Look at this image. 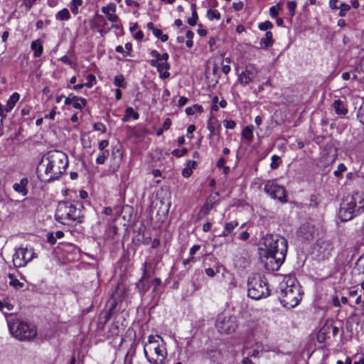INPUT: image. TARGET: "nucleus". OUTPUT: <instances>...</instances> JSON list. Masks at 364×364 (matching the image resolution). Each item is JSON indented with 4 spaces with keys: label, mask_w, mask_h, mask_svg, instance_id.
Returning a JSON list of instances; mask_svg holds the SVG:
<instances>
[{
    "label": "nucleus",
    "mask_w": 364,
    "mask_h": 364,
    "mask_svg": "<svg viewBox=\"0 0 364 364\" xmlns=\"http://www.w3.org/2000/svg\"><path fill=\"white\" fill-rule=\"evenodd\" d=\"M287 250V240L284 237L267 234L258 243V260L267 270L277 271L285 261Z\"/></svg>",
    "instance_id": "nucleus-1"
},
{
    "label": "nucleus",
    "mask_w": 364,
    "mask_h": 364,
    "mask_svg": "<svg viewBox=\"0 0 364 364\" xmlns=\"http://www.w3.org/2000/svg\"><path fill=\"white\" fill-rule=\"evenodd\" d=\"M66 154L61 151H51L38 166V176L41 181L50 182L58 178L68 166Z\"/></svg>",
    "instance_id": "nucleus-2"
},
{
    "label": "nucleus",
    "mask_w": 364,
    "mask_h": 364,
    "mask_svg": "<svg viewBox=\"0 0 364 364\" xmlns=\"http://www.w3.org/2000/svg\"><path fill=\"white\" fill-rule=\"evenodd\" d=\"M276 293L284 307L291 309L296 306L301 300L300 287L294 277H285L279 283Z\"/></svg>",
    "instance_id": "nucleus-3"
},
{
    "label": "nucleus",
    "mask_w": 364,
    "mask_h": 364,
    "mask_svg": "<svg viewBox=\"0 0 364 364\" xmlns=\"http://www.w3.org/2000/svg\"><path fill=\"white\" fill-rule=\"evenodd\" d=\"M144 353L151 364H163L166 356V343L159 335H150L144 342Z\"/></svg>",
    "instance_id": "nucleus-4"
},
{
    "label": "nucleus",
    "mask_w": 364,
    "mask_h": 364,
    "mask_svg": "<svg viewBox=\"0 0 364 364\" xmlns=\"http://www.w3.org/2000/svg\"><path fill=\"white\" fill-rule=\"evenodd\" d=\"M55 218L63 225H73L81 223L84 215L81 208H77L74 202L60 201L57 206Z\"/></svg>",
    "instance_id": "nucleus-5"
},
{
    "label": "nucleus",
    "mask_w": 364,
    "mask_h": 364,
    "mask_svg": "<svg viewBox=\"0 0 364 364\" xmlns=\"http://www.w3.org/2000/svg\"><path fill=\"white\" fill-rule=\"evenodd\" d=\"M364 210V198L361 193L348 195L341 203L339 216L342 221H348Z\"/></svg>",
    "instance_id": "nucleus-6"
},
{
    "label": "nucleus",
    "mask_w": 364,
    "mask_h": 364,
    "mask_svg": "<svg viewBox=\"0 0 364 364\" xmlns=\"http://www.w3.org/2000/svg\"><path fill=\"white\" fill-rule=\"evenodd\" d=\"M7 324L11 334L20 341H31L37 335L36 327L19 319H8Z\"/></svg>",
    "instance_id": "nucleus-7"
},
{
    "label": "nucleus",
    "mask_w": 364,
    "mask_h": 364,
    "mask_svg": "<svg viewBox=\"0 0 364 364\" xmlns=\"http://www.w3.org/2000/svg\"><path fill=\"white\" fill-rule=\"evenodd\" d=\"M270 294L266 277L262 274H255L252 277V299L259 300Z\"/></svg>",
    "instance_id": "nucleus-8"
},
{
    "label": "nucleus",
    "mask_w": 364,
    "mask_h": 364,
    "mask_svg": "<svg viewBox=\"0 0 364 364\" xmlns=\"http://www.w3.org/2000/svg\"><path fill=\"white\" fill-rule=\"evenodd\" d=\"M36 257L33 249L20 247L15 250L13 255V263L16 267H23Z\"/></svg>",
    "instance_id": "nucleus-9"
},
{
    "label": "nucleus",
    "mask_w": 364,
    "mask_h": 364,
    "mask_svg": "<svg viewBox=\"0 0 364 364\" xmlns=\"http://www.w3.org/2000/svg\"><path fill=\"white\" fill-rule=\"evenodd\" d=\"M215 326L220 333L230 334L235 331L237 326L236 317L231 315L219 316Z\"/></svg>",
    "instance_id": "nucleus-10"
},
{
    "label": "nucleus",
    "mask_w": 364,
    "mask_h": 364,
    "mask_svg": "<svg viewBox=\"0 0 364 364\" xmlns=\"http://www.w3.org/2000/svg\"><path fill=\"white\" fill-rule=\"evenodd\" d=\"M264 191L272 198L277 199L280 202H286V192L284 188L279 186L274 181H269L264 186Z\"/></svg>",
    "instance_id": "nucleus-11"
},
{
    "label": "nucleus",
    "mask_w": 364,
    "mask_h": 364,
    "mask_svg": "<svg viewBox=\"0 0 364 364\" xmlns=\"http://www.w3.org/2000/svg\"><path fill=\"white\" fill-rule=\"evenodd\" d=\"M338 327L333 325L332 321H326L317 333V340L319 343H324L332 336L338 334Z\"/></svg>",
    "instance_id": "nucleus-12"
},
{
    "label": "nucleus",
    "mask_w": 364,
    "mask_h": 364,
    "mask_svg": "<svg viewBox=\"0 0 364 364\" xmlns=\"http://www.w3.org/2000/svg\"><path fill=\"white\" fill-rule=\"evenodd\" d=\"M333 249V245L329 241L318 240L316 247L317 259L318 260L328 259L331 255Z\"/></svg>",
    "instance_id": "nucleus-13"
},
{
    "label": "nucleus",
    "mask_w": 364,
    "mask_h": 364,
    "mask_svg": "<svg viewBox=\"0 0 364 364\" xmlns=\"http://www.w3.org/2000/svg\"><path fill=\"white\" fill-rule=\"evenodd\" d=\"M28 179L23 177L19 181H16L13 184V189L21 196L25 197L28 195Z\"/></svg>",
    "instance_id": "nucleus-14"
},
{
    "label": "nucleus",
    "mask_w": 364,
    "mask_h": 364,
    "mask_svg": "<svg viewBox=\"0 0 364 364\" xmlns=\"http://www.w3.org/2000/svg\"><path fill=\"white\" fill-rule=\"evenodd\" d=\"M122 160V154L119 150H113L111 154L109 171L115 172L120 166Z\"/></svg>",
    "instance_id": "nucleus-15"
},
{
    "label": "nucleus",
    "mask_w": 364,
    "mask_h": 364,
    "mask_svg": "<svg viewBox=\"0 0 364 364\" xmlns=\"http://www.w3.org/2000/svg\"><path fill=\"white\" fill-rule=\"evenodd\" d=\"M117 6L114 3H110L102 8V12L106 15L107 20L111 22L119 21V17L115 14Z\"/></svg>",
    "instance_id": "nucleus-16"
},
{
    "label": "nucleus",
    "mask_w": 364,
    "mask_h": 364,
    "mask_svg": "<svg viewBox=\"0 0 364 364\" xmlns=\"http://www.w3.org/2000/svg\"><path fill=\"white\" fill-rule=\"evenodd\" d=\"M125 295V287L122 284H118L114 291L112 292V299L114 301L113 308L118 302H120Z\"/></svg>",
    "instance_id": "nucleus-17"
},
{
    "label": "nucleus",
    "mask_w": 364,
    "mask_h": 364,
    "mask_svg": "<svg viewBox=\"0 0 364 364\" xmlns=\"http://www.w3.org/2000/svg\"><path fill=\"white\" fill-rule=\"evenodd\" d=\"M154 273V267L151 263L144 262L143 264V276L139 280L137 287L141 288L143 285L144 282L148 279Z\"/></svg>",
    "instance_id": "nucleus-18"
},
{
    "label": "nucleus",
    "mask_w": 364,
    "mask_h": 364,
    "mask_svg": "<svg viewBox=\"0 0 364 364\" xmlns=\"http://www.w3.org/2000/svg\"><path fill=\"white\" fill-rule=\"evenodd\" d=\"M333 107L338 115H346L348 113L346 102L340 99L333 102Z\"/></svg>",
    "instance_id": "nucleus-19"
},
{
    "label": "nucleus",
    "mask_w": 364,
    "mask_h": 364,
    "mask_svg": "<svg viewBox=\"0 0 364 364\" xmlns=\"http://www.w3.org/2000/svg\"><path fill=\"white\" fill-rule=\"evenodd\" d=\"M146 27L149 30L152 31L153 34L156 38H160L162 42H166L168 40V36L166 34H164L161 30L155 28L153 23H148Z\"/></svg>",
    "instance_id": "nucleus-20"
},
{
    "label": "nucleus",
    "mask_w": 364,
    "mask_h": 364,
    "mask_svg": "<svg viewBox=\"0 0 364 364\" xmlns=\"http://www.w3.org/2000/svg\"><path fill=\"white\" fill-rule=\"evenodd\" d=\"M262 48H269L274 44L273 35L271 31H267L265 36L259 42Z\"/></svg>",
    "instance_id": "nucleus-21"
},
{
    "label": "nucleus",
    "mask_w": 364,
    "mask_h": 364,
    "mask_svg": "<svg viewBox=\"0 0 364 364\" xmlns=\"http://www.w3.org/2000/svg\"><path fill=\"white\" fill-rule=\"evenodd\" d=\"M150 65L152 67L156 68L159 73H162L164 70H168L171 68L168 60H161L159 63L156 60H150Z\"/></svg>",
    "instance_id": "nucleus-22"
},
{
    "label": "nucleus",
    "mask_w": 364,
    "mask_h": 364,
    "mask_svg": "<svg viewBox=\"0 0 364 364\" xmlns=\"http://www.w3.org/2000/svg\"><path fill=\"white\" fill-rule=\"evenodd\" d=\"M31 48L33 51V56L35 58H39L40 56H41L43 51V47L40 39L33 41L31 43Z\"/></svg>",
    "instance_id": "nucleus-23"
},
{
    "label": "nucleus",
    "mask_w": 364,
    "mask_h": 364,
    "mask_svg": "<svg viewBox=\"0 0 364 364\" xmlns=\"http://www.w3.org/2000/svg\"><path fill=\"white\" fill-rule=\"evenodd\" d=\"M131 117L136 120L139 119V114L135 112L132 107H129L125 109V114L122 117V121L124 122H128Z\"/></svg>",
    "instance_id": "nucleus-24"
},
{
    "label": "nucleus",
    "mask_w": 364,
    "mask_h": 364,
    "mask_svg": "<svg viewBox=\"0 0 364 364\" xmlns=\"http://www.w3.org/2000/svg\"><path fill=\"white\" fill-rule=\"evenodd\" d=\"M197 166V163L195 161L189 160L187 162L186 167L184 168L182 171L183 176L188 178L189 177L193 169L196 168Z\"/></svg>",
    "instance_id": "nucleus-25"
},
{
    "label": "nucleus",
    "mask_w": 364,
    "mask_h": 364,
    "mask_svg": "<svg viewBox=\"0 0 364 364\" xmlns=\"http://www.w3.org/2000/svg\"><path fill=\"white\" fill-rule=\"evenodd\" d=\"M73 107L77 109H82L87 104V100L84 98L79 97L77 96L73 97Z\"/></svg>",
    "instance_id": "nucleus-26"
},
{
    "label": "nucleus",
    "mask_w": 364,
    "mask_h": 364,
    "mask_svg": "<svg viewBox=\"0 0 364 364\" xmlns=\"http://www.w3.org/2000/svg\"><path fill=\"white\" fill-rule=\"evenodd\" d=\"M203 111V107L200 105L196 104L191 107L186 108L185 112L188 115H194L196 113H202Z\"/></svg>",
    "instance_id": "nucleus-27"
},
{
    "label": "nucleus",
    "mask_w": 364,
    "mask_h": 364,
    "mask_svg": "<svg viewBox=\"0 0 364 364\" xmlns=\"http://www.w3.org/2000/svg\"><path fill=\"white\" fill-rule=\"evenodd\" d=\"M354 269L358 274H364V253L358 259Z\"/></svg>",
    "instance_id": "nucleus-28"
},
{
    "label": "nucleus",
    "mask_w": 364,
    "mask_h": 364,
    "mask_svg": "<svg viewBox=\"0 0 364 364\" xmlns=\"http://www.w3.org/2000/svg\"><path fill=\"white\" fill-rule=\"evenodd\" d=\"M114 85L117 87L126 88L127 86L122 75H116L114 78Z\"/></svg>",
    "instance_id": "nucleus-29"
},
{
    "label": "nucleus",
    "mask_w": 364,
    "mask_h": 364,
    "mask_svg": "<svg viewBox=\"0 0 364 364\" xmlns=\"http://www.w3.org/2000/svg\"><path fill=\"white\" fill-rule=\"evenodd\" d=\"M55 17L58 20L67 21L70 18V15L68 9L65 8L59 11L57 13Z\"/></svg>",
    "instance_id": "nucleus-30"
},
{
    "label": "nucleus",
    "mask_w": 364,
    "mask_h": 364,
    "mask_svg": "<svg viewBox=\"0 0 364 364\" xmlns=\"http://www.w3.org/2000/svg\"><path fill=\"white\" fill-rule=\"evenodd\" d=\"M207 17L209 20H220L221 18L220 13L216 9H208L207 11Z\"/></svg>",
    "instance_id": "nucleus-31"
},
{
    "label": "nucleus",
    "mask_w": 364,
    "mask_h": 364,
    "mask_svg": "<svg viewBox=\"0 0 364 364\" xmlns=\"http://www.w3.org/2000/svg\"><path fill=\"white\" fill-rule=\"evenodd\" d=\"M191 8H192V16L188 19V23L190 26H193L197 23L198 14H197L196 9V5L192 4Z\"/></svg>",
    "instance_id": "nucleus-32"
},
{
    "label": "nucleus",
    "mask_w": 364,
    "mask_h": 364,
    "mask_svg": "<svg viewBox=\"0 0 364 364\" xmlns=\"http://www.w3.org/2000/svg\"><path fill=\"white\" fill-rule=\"evenodd\" d=\"M19 94L17 92L13 93L11 97H9L8 100L7 106L9 107V110L13 108L14 105L19 100ZM9 109H6V112H8Z\"/></svg>",
    "instance_id": "nucleus-33"
},
{
    "label": "nucleus",
    "mask_w": 364,
    "mask_h": 364,
    "mask_svg": "<svg viewBox=\"0 0 364 364\" xmlns=\"http://www.w3.org/2000/svg\"><path fill=\"white\" fill-rule=\"evenodd\" d=\"M82 4V0H72L70 2V10L75 15L78 14V7Z\"/></svg>",
    "instance_id": "nucleus-34"
},
{
    "label": "nucleus",
    "mask_w": 364,
    "mask_h": 364,
    "mask_svg": "<svg viewBox=\"0 0 364 364\" xmlns=\"http://www.w3.org/2000/svg\"><path fill=\"white\" fill-rule=\"evenodd\" d=\"M250 73L246 69L245 71L242 72L239 76V80L240 83L247 85L250 81Z\"/></svg>",
    "instance_id": "nucleus-35"
},
{
    "label": "nucleus",
    "mask_w": 364,
    "mask_h": 364,
    "mask_svg": "<svg viewBox=\"0 0 364 364\" xmlns=\"http://www.w3.org/2000/svg\"><path fill=\"white\" fill-rule=\"evenodd\" d=\"M272 162L270 164V167L272 169H277L280 164H282L281 158L277 155H273L271 158Z\"/></svg>",
    "instance_id": "nucleus-36"
},
{
    "label": "nucleus",
    "mask_w": 364,
    "mask_h": 364,
    "mask_svg": "<svg viewBox=\"0 0 364 364\" xmlns=\"http://www.w3.org/2000/svg\"><path fill=\"white\" fill-rule=\"evenodd\" d=\"M349 297L350 299L353 300L354 303L356 304H360L362 302L361 295L358 296V291L356 290L350 291Z\"/></svg>",
    "instance_id": "nucleus-37"
},
{
    "label": "nucleus",
    "mask_w": 364,
    "mask_h": 364,
    "mask_svg": "<svg viewBox=\"0 0 364 364\" xmlns=\"http://www.w3.org/2000/svg\"><path fill=\"white\" fill-rule=\"evenodd\" d=\"M340 9V11L338 13V15L340 16H345L346 15V13L350 10V5L342 3L341 4L340 6L338 7Z\"/></svg>",
    "instance_id": "nucleus-38"
},
{
    "label": "nucleus",
    "mask_w": 364,
    "mask_h": 364,
    "mask_svg": "<svg viewBox=\"0 0 364 364\" xmlns=\"http://www.w3.org/2000/svg\"><path fill=\"white\" fill-rule=\"evenodd\" d=\"M281 9V6L279 4H277L275 6H272L269 9V15L272 18H276L279 14V11Z\"/></svg>",
    "instance_id": "nucleus-39"
},
{
    "label": "nucleus",
    "mask_w": 364,
    "mask_h": 364,
    "mask_svg": "<svg viewBox=\"0 0 364 364\" xmlns=\"http://www.w3.org/2000/svg\"><path fill=\"white\" fill-rule=\"evenodd\" d=\"M108 155V151H100L98 156L96 159V163L99 165L103 164L105 161V159Z\"/></svg>",
    "instance_id": "nucleus-40"
},
{
    "label": "nucleus",
    "mask_w": 364,
    "mask_h": 364,
    "mask_svg": "<svg viewBox=\"0 0 364 364\" xmlns=\"http://www.w3.org/2000/svg\"><path fill=\"white\" fill-rule=\"evenodd\" d=\"M287 9L289 10L291 16L295 15V9L296 7V3L295 1H289L287 2Z\"/></svg>",
    "instance_id": "nucleus-41"
},
{
    "label": "nucleus",
    "mask_w": 364,
    "mask_h": 364,
    "mask_svg": "<svg viewBox=\"0 0 364 364\" xmlns=\"http://www.w3.org/2000/svg\"><path fill=\"white\" fill-rule=\"evenodd\" d=\"M258 28L261 31H267L273 28V24L269 21H266L264 22L260 23L258 26Z\"/></svg>",
    "instance_id": "nucleus-42"
},
{
    "label": "nucleus",
    "mask_w": 364,
    "mask_h": 364,
    "mask_svg": "<svg viewBox=\"0 0 364 364\" xmlns=\"http://www.w3.org/2000/svg\"><path fill=\"white\" fill-rule=\"evenodd\" d=\"M238 225L237 222L236 221H231L230 223H228L225 225V230L227 232V233H230L232 232V230Z\"/></svg>",
    "instance_id": "nucleus-43"
},
{
    "label": "nucleus",
    "mask_w": 364,
    "mask_h": 364,
    "mask_svg": "<svg viewBox=\"0 0 364 364\" xmlns=\"http://www.w3.org/2000/svg\"><path fill=\"white\" fill-rule=\"evenodd\" d=\"M10 286L13 287L16 289H22L24 287V283L20 282L18 279H16L15 281L9 282Z\"/></svg>",
    "instance_id": "nucleus-44"
},
{
    "label": "nucleus",
    "mask_w": 364,
    "mask_h": 364,
    "mask_svg": "<svg viewBox=\"0 0 364 364\" xmlns=\"http://www.w3.org/2000/svg\"><path fill=\"white\" fill-rule=\"evenodd\" d=\"M93 129L94 130L99 131L101 133H105L106 132L105 125L101 122L95 123L93 125Z\"/></svg>",
    "instance_id": "nucleus-45"
},
{
    "label": "nucleus",
    "mask_w": 364,
    "mask_h": 364,
    "mask_svg": "<svg viewBox=\"0 0 364 364\" xmlns=\"http://www.w3.org/2000/svg\"><path fill=\"white\" fill-rule=\"evenodd\" d=\"M220 267V266L218 265L215 271L213 268H210V267L206 268L205 269V272L208 277H213L215 275L216 272H219Z\"/></svg>",
    "instance_id": "nucleus-46"
},
{
    "label": "nucleus",
    "mask_w": 364,
    "mask_h": 364,
    "mask_svg": "<svg viewBox=\"0 0 364 364\" xmlns=\"http://www.w3.org/2000/svg\"><path fill=\"white\" fill-rule=\"evenodd\" d=\"M95 80V77L92 74H90L87 75V81L84 83L85 87L87 88H90L93 86V82Z\"/></svg>",
    "instance_id": "nucleus-47"
},
{
    "label": "nucleus",
    "mask_w": 364,
    "mask_h": 364,
    "mask_svg": "<svg viewBox=\"0 0 364 364\" xmlns=\"http://www.w3.org/2000/svg\"><path fill=\"white\" fill-rule=\"evenodd\" d=\"M358 118L360 122L364 124V102L361 105L358 112Z\"/></svg>",
    "instance_id": "nucleus-48"
},
{
    "label": "nucleus",
    "mask_w": 364,
    "mask_h": 364,
    "mask_svg": "<svg viewBox=\"0 0 364 364\" xmlns=\"http://www.w3.org/2000/svg\"><path fill=\"white\" fill-rule=\"evenodd\" d=\"M187 152V149H174L172 151V154L173 156H175L176 157H181L183 156H184Z\"/></svg>",
    "instance_id": "nucleus-49"
},
{
    "label": "nucleus",
    "mask_w": 364,
    "mask_h": 364,
    "mask_svg": "<svg viewBox=\"0 0 364 364\" xmlns=\"http://www.w3.org/2000/svg\"><path fill=\"white\" fill-rule=\"evenodd\" d=\"M207 128L210 132V136L218 135V133L216 132L213 124L211 122V119H209L207 124Z\"/></svg>",
    "instance_id": "nucleus-50"
},
{
    "label": "nucleus",
    "mask_w": 364,
    "mask_h": 364,
    "mask_svg": "<svg viewBox=\"0 0 364 364\" xmlns=\"http://www.w3.org/2000/svg\"><path fill=\"white\" fill-rule=\"evenodd\" d=\"M346 170V167L343 164H340L337 169L334 171L333 173L336 176H338L341 175V173L344 172Z\"/></svg>",
    "instance_id": "nucleus-51"
},
{
    "label": "nucleus",
    "mask_w": 364,
    "mask_h": 364,
    "mask_svg": "<svg viewBox=\"0 0 364 364\" xmlns=\"http://www.w3.org/2000/svg\"><path fill=\"white\" fill-rule=\"evenodd\" d=\"M223 123L225 127L228 129H233L236 126V123L232 120H225Z\"/></svg>",
    "instance_id": "nucleus-52"
},
{
    "label": "nucleus",
    "mask_w": 364,
    "mask_h": 364,
    "mask_svg": "<svg viewBox=\"0 0 364 364\" xmlns=\"http://www.w3.org/2000/svg\"><path fill=\"white\" fill-rule=\"evenodd\" d=\"M169 58V55L167 53H164L163 54H159L158 56L155 58V59H152L151 60H156L157 63L161 61V60H168Z\"/></svg>",
    "instance_id": "nucleus-53"
},
{
    "label": "nucleus",
    "mask_w": 364,
    "mask_h": 364,
    "mask_svg": "<svg viewBox=\"0 0 364 364\" xmlns=\"http://www.w3.org/2000/svg\"><path fill=\"white\" fill-rule=\"evenodd\" d=\"M242 137L245 139H250V127L247 126L245 127V129L242 131Z\"/></svg>",
    "instance_id": "nucleus-54"
},
{
    "label": "nucleus",
    "mask_w": 364,
    "mask_h": 364,
    "mask_svg": "<svg viewBox=\"0 0 364 364\" xmlns=\"http://www.w3.org/2000/svg\"><path fill=\"white\" fill-rule=\"evenodd\" d=\"M108 144H109V142L107 140H102L101 141H100L99 146H98L100 151H107V150H105V148L108 146Z\"/></svg>",
    "instance_id": "nucleus-55"
},
{
    "label": "nucleus",
    "mask_w": 364,
    "mask_h": 364,
    "mask_svg": "<svg viewBox=\"0 0 364 364\" xmlns=\"http://www.w3.org/2000/svg\"><path fill=\"white\" fill-rule=\"evenodd\" d=\"M115 50L117 53H122L124 57L129 55V53L126 51L122 46H117Z\"/></svg>",
    "instance_id": "nucleus-56"
},
{
    "label": "nucleus",
    "mask_w": 364,
    "mask_h": 364,
    "mask_svg": "<svg viewBox=\"0 0 364 364\" xmlns=\"http://www.w3.org/2000/svg\"><path fill=\"white\" fill-rule=\"evenodd\" d=\"M196 130V126L193 124L189 125L187 129V136L189 139L193 138L192 133Z\"/></svg>",
    "instance_id": "nucleus-57"
},
{
    "label": "nucleus",
    "mask_w": 364,
    "mask_h": 364,
    "mask_svg": "<svg viewBox=\"0 0 364 364\" xmlns=\"http://www.w3.org/2000/svg\"><path fill=\"white\" fill-rule=\"evenodd\" d=\"M200 249V246L198 245H193L189 251L190 255L193 257V255Z\"/></svg>",
    "instance_id": "nucleus-58"
},
{
    "label": "nucleus",
    "mask_w": 364,
    "mask_h": 364,
    "mask_svg": "<svg viewBox=\"0 0 364 364\" xmlns=\"http://www.w3.org/2000/svg\"><path fill=\"white\" fill-rule=\"evenodd\" d=\"M125 4L128 6H134L136 8L139 6V4L134 0H125Z\"/></svg>",
    "instance_id": "nucleus-59"
},
{
    "label": "nucleus",
    "mask_w": 364,
    "mask_h": 364,
    "mask_svg": "<svg viewBox=\"0 0 364 364\" xmlns=\"http://www.w3.org/2000/svg\"><path fill=\"white\" fill-rule=\"evenodd\" d=\"M171 125V119L169 118H166L163 123L162 129H164V130H168L170 128Z\"/></svg>",
    "instance_id": "nucleus-60"
},
{
    "label": "nucleus",
    "mask_w": 364,
    "mask_h": 364,
    "mask_svg": "<svg viewBox=\"0 0 364 364\" xmlns=\"http://www.w3.org/2000/svg\"><path fill=\"white\" fill-rule=\"evenodd\" d=\"M232 7L236 11H240L243 8V3L242 1L235 2L232 4Z\"/></svg>",
    "instance_id": "nucleus-61"
},
{
    "label": "nucleus",
    "mask_w": 364,
    "mask_h": 364,
    "mask_svg": "<svg viewBox=\"0 0 364 364\" xmlns=\"http://www.w3.org/2000/svg\"><path fill=\"white\" fill-rule=\"evenodd\" d=\"M188 102V99L186 97H180L178 101V105L179 107L184 106Z\"/></svg>",
    "instance_id": "nucleus-62"
},
{
    "label": "nucleus",
    "mask_w": 364,
    "mask_h": 364,
    "mask_svg": "<svg viewBox=\"0 0 364 364\" xmlns=\"http://www.w3.org/2000/svg\"><path fill=\"white\" fill-rule=\"evenodd\" d=\"M75 95H73V94H70L69 95L68 97H65V105H73V100H73V97H74Z\"/></svg>",
    "instance_id": "nucleus-63"
},
{
    "label": "nucleus",
    "mask_w": 364,
    "mask_h": 364,
    "mask_svg": "<svg viewBox=\"0 0 364 364\" xmlns=\"http://www.w3.org/2000/svg\"><path fill=\"white\" fill-rule=\"evenodd\" d=\"M161 284V280L159 278H155L152 282L154 286V291H156V289Z\"/></svg>",
    "instance_id": "nucleus-64"
}]
</instances>
